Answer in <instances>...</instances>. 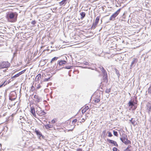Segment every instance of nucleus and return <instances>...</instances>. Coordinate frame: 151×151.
Wrapping results in <instances>:
<instances>
[{"instance_id": "f257e3e1", "label": "nucleus", "mask_w": 151, "mask_h": 151, "mask_svg": "<svg viewBox=\"0 0 151 151\" xmlns=\"http://www.w3.org/2000/svg\"><path fill=\"white\" fill-rule=\"evenodd\" d=\"M18 14L14 12H10L7 13L6 17L8 21L10 22H15L17 20Z\"/></svg>"}, {"instance_id": "f03ea898", "label": "nucleus", "mask_w": 151, "mask_h": 151, "mask_svg": "<svg viewBox=\"0 0 151 151\" xmlns=\"http://www.w3.org/2000/svg\"><path fill=\"white\" fill-rule=\"evenodd\" d=\"M10 63L8 62H0V69L8 68L10 67Z\"/></svg>"}, {"instance_id": "7ed1b4c3", "label": "nucleus", "mask_w": 151, "mask_h": 151, "mask_svg": "<svg viewBox=\"0 0 151 151\" xmlns=\"http://www.w3.org/2000/svg\"><path fill=\"white\" fill-rule=\"evenodd\" d=\"M121 8L119 9L116 12L113 14L109 18V20L110 21H114L115 17L118 15L120 11Z\"/></svg>"}, {"instance_id": "20e7f679", "label": "nucleus", "mask_w": 151, "mask_h": 151, "mask_svg": "<svg viewBox=\"0 0 151 151\" xmlns=\"http://www.w3.org/2000/svg\"><path fill=\"white\" fill-rule=\"evenodd\" d=\"M35 132L39 139H40L41 137L43 139H45V137L42 134L41 132L39 130L35 129Z\"/></svg>"}, {"instance_id": "39448f33", "label": "nucleus", "mask_w": 151, "mask_h": 151, "mask_svg": "<svg viewBox=\"0 0 151 151\" xmlns=\"http://www.w3.org/2000/svg\"><path fill=\"white\" fill-rule=\"evenodd\" d=\"M34 98H35L34 101L35 103H38L42 101V99L41 97H40L37 95H35Z\"/></svg>"}, {"instance_id": "423d86ee", "label": "nucleus", "mask_w": 151, "mask_h": 151, "mask_svg": "<svg viewBox=\"0 0 151 151\" xmlns=\"http://www.w3.org/2000/svg\"><path fill=\"white\" fill-rule=\"evenodd\" d=\"M138 59L137 58H134L133 60L132 61L130 65V69H132L134 67L136 63L137 62Z\"/></svg>"}, {"instance_id": "0eeeda50", "label": "nucleus", "mask_w": 151, "mask_h": 151, "mask_svg": "<svg viewBox=\"0 0 151 151\" xmlns=\"http://www.w3.org/2000/svg\"><path fill=\"white\" fill-rule=\"evenodd\" d=\"M107 141L109 143L113 145L114 146L118 147V145L117 143L115 141L108 139H107Z\"/></svg>"}, {"instance_id": "6e6552de", "label": "nucleus", "mask_w": 151, "mask_h": 151, "mask_svg": "<svg viewBox=\"0 0 151 151\" xmlns=\"http://www.w3.org/2000/svg\"><path fill=\"white\" fill-rule=\"evenodd\" d=\"M122 137L120 138V139L122 142H124L126 139L127 140V137L126 134H125L123 133L122 135Z\"/></svg>"}, {"instance_id": "1a4fd4ad", "label": "nucleus", "mask_w": 151, "mask_h": 151, "mask_svg": "<svg viewBox=\"0 0 151 151\" xmlns=\"http://www.w3.org/2000/svg\"><path fill=\"white\" fill-rule=\"evenodd\" d=\"M58 64L57 65V66L56 67V70H59L61 69H63V68H65L68 69H72L73 67L71 66H69V65H66L65 67H63L61 68H59L58 69L57 66H58Z\"/></svg>"}, {"instance_id": "9d476101", "label": "nucleus", "mask_w": 151, "mask_h": 151, "mask_svg": "<svg viewBox=\"0 0 151 151\" xmlns=\"http://www.w3.org/2000/svg\"><path fill=\"white\" fill-rule=\"evenodd\" d=\"M67 62L65 60H59L58 61V64L59 65V66H63L64 65L66 64Z\"/></svg>"}, {"instance_id": "9b49d317", "label": "nucleus", "mask_w": 151, "mask_h": 151, "mask_svg": "<svg viewBox=\"0 0 151 151\" xmlns=\"http://www.w3.org/2000/svg\"><path fill=\"white\" fill-rule=\"evenodd\" d=\"M36 112L40 116H44L45 115L46 113L44 111V110L41 111L40 112L39 111H37Z\"/></svg>"}, {"instance_id": "f8f14e48", "label": "nucleus", "mask_w": 151, "mask_h": 151, "mask_svg": "<svg viewBox=\"0 0 151 151\" xmlns=\"http://www.w3.org/2000/svg\"><path fill=\"white\" fill-rule=\"evenodd\" d=\"M147 109L148 110V113L150 114L151 111V103H148L147 104Z\"/></svg>"}, {"instance_id": "ddd939ff", "label": "nucleus", "mask_w": 151, "mask_h": 151, "mask_svg": "<svg viewBox=\"0 0 151 151\" xmlns=\"http://www.w3.org/2000/svg\"><path fill=\"white\" fill-rule=\"evenodd\" d=\"M30 112L32 115L33 116L36 118V115L35 112V109L33 107H31Z\"/></svg>"}, {"instance_id": "4468645a", "label": "nucleus", "mask_w": 151, "mask_h": 151, "mask_svg": "<svg viewBox=\"0 0 151 151\" xmlns=\"http://www.w3.org/2000/svg\"><path fill=\"white\" fill-rule=\"evenodd\" d=\"M99 68L101 70V71L102 72V73L103 74V75H107V72L106 71L105 69L102 66H100Z\"/></svg>"}, {"instance_id": "2eb2a0df", "label": "nucleus", "mask_w": 151, "mask_h": 151, "mask_svg": "<svg viewBox=\"0 0 151 151\" xmlns=\"http://www.w3.org/2000/svg\"><path fill=\"white\" fill-rule=\"evenodd\" d=\"M129 121L134 126H135L137 124V122H136L134 119H133V118H132L131 120H129Z\"/></svg>"}, {"instance_id": "dca6fc26", "label": "nucleus", "mask_w": 151, "mask_h": 151, "mask_svg": "<svg viewBox=\"0 0 151 151\" xmlns=\"http://www.w3.org/2000/svg\"><path fill=\"white\" fill-rule=\"evenodd\" d=\"M89 107L88 106H85L84 108L82 110V113L83 114L89 109Z\"/></svg>"}, {"instance_id": "f3484780", "label": "nucleus", "mask_w": 151, "mask_h": 151, "mask_svg": "<svg viewBox=\"0 0 151 151\" xmlns=\"http://www.w3.org/2000/svg\"><path fill=\"white\" fill-rule=\"evenodd\" d=\"M68 1V0H63L59 4L60 6L65 5Z\"/></svg>"}, {"instance_id": "a211bd4d", "label": "nucleus", "mask_w": 151, "mask_h": 151, "mask_svg": "<svg viewBox=\"0 0 151 151\" xmlns=\"http://www.w3.org/2000/svg\"><path fill=\"white\" fill-rule=\"evenodd\" d=\"M103 78L104 81L106 82V83L108 82V79L107 75H103Z\"/></svg>"}, {"instance_id": "6ab92c4d", "label": "nucleus", "mask_w": 151, "mask_h": 151, "mask_svg": "<svg viewBox=\"0 0 151 151\" xmlns=\"http://www.w3.org/2000/svg\"><path fill=\"white\" fill-rule=\"evenodd\" d=\"M9 96L12 97H14V96H16L17 97V94L16 92L15 91L11 92L10 93Z\"/></svg>"}, {"instance_id": "aec40b11", "label": "nucleus", "mask_w": 151, "mask_h": 151, "mask_svg": "<svg viewBox=\"0 0 151 151\" xmlns=\"http://www.w3.org/2000/svg\"><path fill=\"white\" fill-rule=\"evenodd\" d=\"M80 15L81 16V19H83V18H84V17L86 16V14L85 12H82L80 13Z\"/></svg>"}, {"instance_id": "412c9836", "label": "nucleus", "mask_w": 151, "mask_h": 151, "mask_svg": "<svg viewBox=\"0 0 151 151\" xmlns=\"http://www.w3.org/2000/svg\"><path fill=\"white\" fill-rule=\"evenodd\" d=\"M45 127L46 129H47L52 128L53 125L50 124H47L45 125Z\"/></svg>"}, {"instance_id": "4be33fe9", "label": "nucleus", "mask_w": 151, "mask_h": 151, "mask_svg": "<svg viewBox=\"0 0 151 151\" xmlns=\"http://www.w3.org/2000/svg\"><path fill=\"white\" fill-rule=\"evenodd\" d=\"M128 106L129 107H132L134 106V104H133V101H132V100H130L128 103Z\"/></svg>"}, {"instance_id": "5701e85b", "label": "nucleus", "mask_w": 151, "mask_h": 151, "mask_svg": "<svg viewBox=\"0 0 151 151\" xmlns=\"http://www.w3.org/2000/svg\"><path fill=\"white\" fill-rule=\"evenodd\" d=\"M94 102L96 103H98L100 101V96H97L95 99Z\"/></svg>"}, {"instance_id": "b1692460", "label": "nucleus", "mask_w": 151, "mask_h": 151, "mask_svg": "<svg viewBox=\"0 0 151 151\" xmlns=\"http://www.w3.org/2000/svg\"><path fill=\"white\" fill-rule=\"evenodd\" d=\"M41 75L40 74H38L36 77L35 80L36 81H39L40 79L41 78Z\"/></svg>"}, {"instance_id": "393cba45", "label": "nucleus", "mask_w": 151, "mask_h": 151, "mask_svg": "<svg viewBox=\"0 0 151 151\" xmlns=\"http://www.w3.org/2000/svg\"><path fill=\"white\" fill-rule=\"evenodd\" d=\"M123 143H124L126 145H127L129 144H131V142L130 141L128 140V139H127H127H126L125 141H124Z\"/></svg>"}, {"instance_id": "a878e982", "label": "nucleus", "mask_w": 151, "mask_h": 151, "mask_svg": "<svg viewBox=\"0 0 151 151\" xmlns=\"http://www.w3.org/2000/svg\"><path fill=\"white\" fill-rule=\"evenodd\" d=\"M100 16H98L96 18L95 20V22L96 24L98 23L99 19H100Z\"/></svg>"}, {"instance_id": "bb28decb", "label": "nucleus", "mask_w": 151, "mask_h": 151, "mask_svg": "<svg viewBox=\"0 0 151 151\" xmlns=\"http://www.w3.org/2000/svg\"><path fill=\"white\" fill-rule=\"evenodd\" d=\"M114 70L115 71L116 73V74L118 77L119 78L120 76L119 71L116 68H115Z\"/></svg>"}, {"instance_id": "cd10ccee", "label": "nucleus", "mask_w": 151, "mask_h": 151, "mask_svg": "<svg viewBox=\"0 0 151 151\" xmlns=\"http://www.w3.org/2000/svg\"><path fill=\"white\" fill-rule=\"evenodd\" d=\"M58 58V57H54L51 60L50 63H52V62L56 61Z\"/></svg>"}, {"instance_id": "c85d7f7f", "label": "nucleus", "mask_w": 151, "mask_h": 151, "mask_svg": "<svg viewBox=\"0 0 151 151\" xmlns=\"http://www.w3.org/2000/svg\"><path fill=\"white\" fill-rule=\"evenodd\" d=\"M97 24H96L95 22L93 23L91 27L92 29H94L96 27Z\"/></svg>"}, {"instance_id": "c756f323", "label": "nucleus", "mask_w": 151, "mask_h": 151, "mask_svg": "<svg viewBox=\"0 0 151 151\" xmlns=\"http://www.w3.org/2000/svg\"><path fill=\"white\" fill-rule=\"evenodd\" d=\"M19 76H20V75H19V74L18 73L15 74L12 77V79L15 78L19 77Z\"/></svg>"}, {"instance_id": "7c9ffc66", "label": "nucleus", "mask_w": 151, "mask_h": 151, "mask_svg": "<svg viewBox=\"0 0 151 151\" xmlns=\"http://www.w3.org/2000/svg\"><path fill=\"white\" fill-rule=\"evenodd\" d=\"M16 96H14V97H12L9 96V99L11 101H14L16 99Z\"/></svg>"}, {"instance_id": "2f4dec72", "label": "nucleus", "mask_w": 151, "mask_h": 151, "mask_svg": "<svg viewBox=\"0 0 151 151\" xmlns=\"http://www.w3.org/2000/svg\"><path fill=\"white\" fill-rule=\"evenodd\" d=\"M50 78H51V77H49L47 78H45L44 79L43 81L44 82H46V81H48L50 80H51Z\"/></svg>"}, {"instance_id": "473e14b6", "label": "nucleus", "mask_w": 151, "mask_h": 151, "mask_svg": "<svg viewBox=\"0 0 151 151\" xmlns=\"http://www.w3.org/2000/svg\"><path fill=\"white\" fill-rule=\"evenodd\" d=\"M113 132L114 135L116 137H117L118 136V134L117 132L114 130Z\"/></svg>"}, {"instance_id": "72a5a7b5", "label": "nucleus", "mask_w": 151, "mask_h": 151, "mask_svg": "<svg viewBox=\"0 0 151 151\" xmlns=\"http://www.w3.org/2000/svg\"><path fill=\"white\" fill-rule=\"evenodd\" d=\"M148 92L149 93L151 94V85L148 88Z\"/></svg>"}, {"instance_id": "f704fd0d", "label": "nucleus", "mask_w": 151, "mask_h": 151, "mask_svg": "<svg viewBox=\"0 0 151 151\" xmlns=\"http://www.w3.org/2000/svg\"><path fill=\"white\" fill-rule=\"evenodd\" d=\"M111 88H110L109 89H106L105 91V92L106 93H109L111 91Z\"/></svg>"}, {"instance_id": "c9c22d12", "label": "nucleus", "mask_w": 151, "mask_h": 151, "mask_svg": "<svg viewBox=\"0 0 151 151\" xmlns=\"http://www.w3.org/2000/svg\"><path fill=\"white\" fill-rule=\"evenodd\" d=\"M26 69L22 71H21L19 72V75H22V74H23L25 72V71H26Z\"/></svg>"}, {"instance_id": "e433bc0d", "label": "nucleus", "mask_w": 151, "mask_h": 151, "mask_svg": "<svg viewBox=\"0 0 151 151\" xmlns=\"http://www.w3.org/2000/svg\"><path fill=\"white\" fill-rule=\"evenodd\" d=\"M57 121L56 119H53L51 121V122L52 124H54Z\"/></svg>"}, {"instance_id": "4c0bfd02", "label": "nucleus", "mask_w": 151, "mask_h": 151, "mask_svg": "<svg viewBox=\"0 0 151 151\" xmlns=\"http://www.w3.org/2000/svg\"><path fill=\"white\" fill-rule=\"evenodd\" d=\"M108 136L109 137H111L112 136V134H111V132H108Z\"/></svg>"}, {"instance_id": "58836bf2", "label": "nucleus", "mask_w": 151, "mask_h": 151, "mask_svg": "<svg viewBox=\"0 0 151 151\" xmlns=\"http://www.w3.org/2000/svg\"><path fill=\"white\" fill-rule=\"evenodd\" d=\"M36 23V21L35 20H34L32 21L31 22V23L33 25H34Z\"/></svg>"}, {"instance_id": "ea45409f", "label": "nucleus", "mask_w": 151, "mask_h": 151, "mask_svg": "<svg viewBox=\"0 0 151 151\" xmlns=\"http://www.w3.org/2000/svg\"><path fill=\"white\" fill-rule=\"evenodd\" d=\"M131 147V145H129L128 147H127L124 150H130L129 149V148Z\"/></svg>"}, {"instance_id": "a19ab883", "label": "nucleus", "mask_w": 151, "mask_h": 151, "mask_svg": "<svg viewBox=\"0 0 151 151\" xmlns=\"http://www.w3.org/2000/svg\"><path fill=\"white\" fill-rule=\"evenodd\" d=\"M83 63L85 65H89V63L88 62H87V61H84L83 62Z\"/></svg>"}, {"instance_id": "79ce46f5", "label": "nucleus", "mask_w": 151, "mask_h": 151, "mask_svg": "<svg viewBox=\"0 0 151 151\" xmlns=\"http://www.w3.org/2000/svg\"><path fill=\"white\" fill-rule=\"evenodd\" d=\"M118 149L116 147H114L112 149V150L113 151H117Z\"/></svg>"}, {"instance_id": "37998d69", "label": "nucleus", "mask_w": 151, "mask_h": 151, "mask_svg": "<svg viewBox=\"0 0 151 151\" xmlns=\"http://www.w3.org/2000/svg\"><path fill=\"white\" fill-rule=\"evenodd\" d=\"M34 87L33 86H32L31 87V89H30V91H33L34 90Z\"/></svg>"}, {"instance_id": "c03bdc74", "label": "nucleus", "mask_w": 151, "mask_h": 151, "mask_svg": "<svg viewBox=\"0 0 151 151\" xmlns=\"http://www.w3.org/2000/svg\"><path fill=\"white\" fill-rule=\"evenodd\" d=\"M17 55V52H14V53H13V58H14L15 56H16Z\"/></svg>"}, {"instance_id": "a18cd8bd", "label": "nucleus", "mask_w": 151, "mask_h": 151, "mask_svg": "<svg viewBox=\"0 0 151 151\" xmlns=\"http://www.w3.org/2000/svg\"><path fill=\"white\" fill-rule=\"evenodd\" d=\"M5 82L4 81L2 84L0 85V88L2 87L3 86H5V84H4L5 83Z\"/></svg>"}, {"instance_id": "49530a36", "label": "nucleus", "mask_w": 151, "mask_h": 151, "mask_svg": "<svg viewBox=\"0 0 151 151\" xmlns=\"http://www.w3.org/2000/svg\"><path fill=\"white\" fill-rule=\"evenodd\" d=\"M77 119H73L72 121V123H73V122H77Z\"/></svg>"}, {"instance_id": "de8ad7c7", "label": "nucleus", "mask_w": 151, "mask_h": 151, "mask_svg": "<svg viewBox=\"0 0 151 151\" xmlns=\"http://www.w3.org/2000/svg\"><path fill=\"white\" fill-rule=\"evenodd\" d=\"M37 86H37V89H39L40 88H41V86L39 84Z\"/></svg>"}, {"instance_id": "09e8293b", "label": "nucleus", "mask_w": 151, "mask_h": 151, "mask_svg": "<svg viewBox=\"0 0 151 151\" xmlns=\"http://www.w3.org/2000/svg\"><path fill=\"white\" fill-rule=\"evenodd\" d=\"M77 151H83L81 148H78L76 150Z\"/></svg>"}, {"instance_id": "8fccbe9b", "label": "nucleus", "mask_w": 151, "mask_h": 151, "mask_svg": "<svg viewBox=\"0 0 151 151\" xmlns=\"http://www.w3.org/2000/svg\"><path fill=\"white\" fill-rule=\"evenodd\" d=\"M85 121V120L83 118L81 121H80L79 122V123H81V122H84Z\"/></svg>"}, {"instance_id": "3c124183", "label": "nucleus", "mask_w": 151, "mask_h": 151, "mask_svg": "<svg viewBox=\"0 0 151 151\" xmlns=\"http://www.w3.org/2000/svg\"><path fill=\"white\" fill-rule=\"evenodd\" d=\"M137 100H135V102H134V101H133V104H134V105L135 104H137Z\"/></svg>"}, {"instance_id": "603ef678", "label": "nucleus", "mask_w": 151, "mask_h": 151, "mask_svg": "<svg viewBox=\"0 0 151 151\" xmlns=\"http://www.w3.org/2000/svg\"><path fill=\"white\" fill-rule=\"evenodd\" d=\"M134 106V109H136V108H137V106Z\"/></svg>"}, {"instance_id": "864d4df0", "label": "nucleus", "mask_w": 151, "mask_h": 151, "mask_svg": "<svg viewBox=\"0 0 151 151\" xmlns=\"http://www.w3.org/2000/svg\"><path fill=\"white\" fill-rule=\"evenodd\" d=\"M106 131L105 130H104L103 131V133H106Z\"/></svg>"}, {"instance_id": "5fc2aeb1", "label": "nucleus", "mask_w": 151, "mask_h": 151, "mask_svg": "<svg viewBox=\"0 0 151 151\" xmlns=\"http://www.w3.org/2000/svg\"><path fill=\"white\" fill-rule=\"evenodd\" d=\"M124 151H131V150H124Z\"/></svg>"}, {"instance_id": "6e6d98bb", "label": "nucleus", "mask_w": 151, "mask_h": 151, "mask_svg": "<svg viewBox=\"0 0 151 151\" xmlns=\"http://www.w3.org/2000/svg\"><path fill=\"white\" fill-rule=\"evenodd\" d=\"M87 68V67H83V68Z\"/></svg>"}, {"instance_id": "4d7b16f0", "label": "nucleus", "mask_w": 151, "mask_h": 151, "mask_svg": "<svg viewBox=\"0 0 151 151\" xmlns=\"http://www.w3.org/2000/svg\"><path fill=\"white\" fill-rule=\"evenodd\" d=\"M150 25H151V21L150 22Z\"/></svg>"}, {"instance_id": "13d9d810", "label": "nucleus", "mask_w": 151, "mask_h": 151, "mask_svg": "<svg viewBox=\"0 0 151 151\" xmlns=\"http://www.w3.org/2000/svg\"><path fill=\"white\" fill-rule=\"evenodd\" d=\"M6 128H7V130H8V128H7V127H6Z\"/></svg>"}, {"instance_id": "bf43d9fd", "label": "nucleus", "mask_w": 151, "mask_h": 151, "mask_svg": "<svg viewBox=\"0 0 151 151\" xmlns=\"http://www.w3.org/2000/svg\"><path fill=\"white\" fill-rule=\"evenodd\" d=\"M46 50H48L49 49H47Z\"/></svg>"}, {"instance_id": "052dcab7", "label": "nucleus", "mask_w": 151, "mask_h": 151, "mask_svg": "<svg viewBox=\"0 0 151 151\" xmlns=\"http://www.w3.org/2000/svg\"><path fill=\"white\" fill-rule=\"evenodd\" d=\"M101 22H102V20H101Z\"/></svg>"}, {"instance_id": "680f3d73", "label": "nucleus", "mask_w": 151, "mask_h": 151, "mask_svg": "<svg viewBox=\"0 0 151 151\" xmlns=\"http://www.w3.org/2000/svg\"><path fill=\"white\" fill-rule=\"evenodd\" d=\"M53 51V50H52L51 51Z\"/></svg>"}, {"instance_id": "e2e57ef3", "label": "nucleus", "mask_w": 151, "mask_h": 151, "mask_svg": "<svg viewBox=\"0 0 151 151\" xmlns=\"http://www.w3.org/2000/svg\"><path fill=\"white\" fill-rule=\"evenodd\" d=\"M118 151H119V150H118Z\"/></svg>"}]
</instances>
